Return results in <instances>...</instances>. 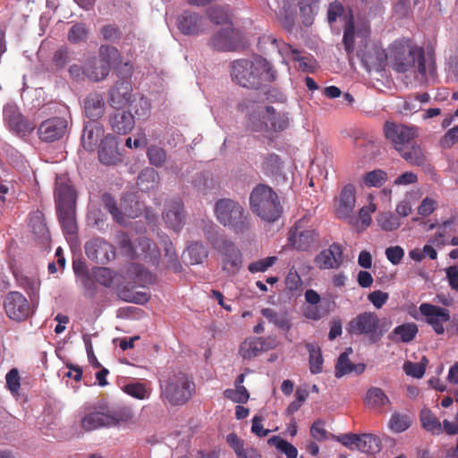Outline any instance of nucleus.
I'll list each match as a JSON object with an SVG mask.
<instances>
[{
  "label": "nucleus",
  "mask_w": 458,
  "mask_h": 458,
  "mask_svg": "<svg viewBox=\"0 0 458 458\" xmlns=\"http://www.w3.org/2000/svg\"><path fill=\"white\" fill-rule=\"evenodd\" d=\"M319 269L338 268L344 262L343 247L339 243H333L328 249L320 251L314 259Z\"/></svg>",
  "instance_id": "obj_21"
},
{
  "label": "nucleus",
  "mask_w": 458,
  "mask_h": 458,
  "mask_svg": "<svg viewBox=\"0 0 458 458\" xmlns=\"http://www.w3.org/2000/svg\"><path fill=\"white\" fill-rule=\"evenodd\" d=\"M387 180V174L385 171L376 169L366 173L363 176V182L368 187H381Z\"/></svg>",
  "instance_id": "obj_49"
},
{
  "label": "nucleus",
  "mask_w": 458,
  "mask_h": 458,
  "mask_svg": "<svg viewBox=\"0 0 458 458\" xmlns=\"http://www.w3.org/2000/svg\"><path fill=\"white\" fill-rule=\"evenodd\" d=\"M77 193L70 179L65 175H57L55 188L56 208H76Z\"/></svg>",
  "instance_id": "obj_15"
},
{
  "label": "nucleus",
  "mask_w": 458,
  "mask_h": 458,
  "mask_svg": "<svg viewBox=\"0 0 458 458\" xmlns=\"http://www.w3.org/2000/svg\"><path fill=\"white\" fill-rule=\"evenodd\" d=\"M384 135L398 152L412 143L418 136V131L414 126L386 121L384 124Z\"/></svg>",
  "instance_id": "obj_11"
},
{
  "label": "nucleus",
  "mask_w": 458,
  "mask_h": 458,
  "mask_svg": "<svg viewBox=\"0 0 458 458\" xmlns=\"http://www.w3.org/2000/svg\"><path fill=\"white\" fill-rule=\"evenodd\" d=\"M165 259H166V267L177 273L182 269V265L175 253L173 243L170 241H165Z\"/></svg>",
  "instance_id": "obj_48"
},
{
  "label": "nucleus",
  "mask_w": 458,
  "mask_h": 458,
  "mask_svg": "<svg viewBox=\"0 0 458 458\" xmlns=\"http://www.w3.org/2000/svg\"><path fill=\"white\" fill-rule=\"evenodd\" d=\"M379 323L380 320L375 312L365 311L348 323L347 331L352 335H365L371 343H376L382 337Z\"/></svg>",
  "instance_id": "obj_10"
},
{
  "label": "nucleus",
  "mask_w": 458,
  "mask_h": 458,
  "mask_svg": "<svg viewBox=\"0 0 458 458\" xmlns=\"http://www.w3.org/2000/svg\"><path fill=\"white\" fill-rule=\"evenodd\" d=\"M231 76L240 86L255 89H259L264 82L276 80L275 72L270 64L259 55L233 62Z\"/></svg>",
  "instance_id": "obj_1"
},
{
  "label": "nucleus",
  "mask_w": 458,
  "mask_h": 458,
  "mask_svg": "<svg viewBox=\"0 0 458 458\" xmlns=\"http://www.w3.org/2000/svg\"><path fill=\"white\" fill-rule=\"evenodd\" d=\"M233 34V24H228L211 38L209 45L218 51L233 50L235 47Z\"/></svg>",
  "instance_id": "obj_30"
},
{
  "label": "nucleus",
  "mask_w": 458,
  "mask_h": 458,
  "mask_svg": "<svg viewBox=\"0 0 458 458\" xmlns=\"http://www.w3.org/2000/svg\"><path fill=\"white\" fill-rule=\"evenodd\" d=\"M68 123L65 118L53 117L45 120L38 126L39 139L46 142H53L63 138L67 131Z\"/></svg>",
  "instance_id": "obj_17"
},
{
  "label": "nucleus",
  "mask_w": 458,
  "mask_h": 458,
  "mask_svg": "<svg viewBox=\"0 0 458 458\" xmlns=\"http://www.w3.org/2000/svg\"><path fill=\"white\" fill-rule=\"evenodd\" d=\"M105 137L104 126L97 121H89L84 125L81 145L85 150L93 152Z\"/></svg>",
  "instance_id": "obj_24"
},
{
  "label": "nucleus",
  "mask_w": 458,
  "mask_h": 458,
  "mask_svg": "<svg viewBox=\"0 0 458 458\" xmlns=\"http://www.w3.org/2000/svg\"><path fill=\"white\" fill-rule=\"evenodd\" d=\"M365 403L373 408H381L390 403L389 398L379 387H370L367 391Z\"/></svg>",
  "instance_id": "obj_44"
},
{
  "label": "nucleus",
  "mask_w": 458,
  "mask_h": 458,
  "mask_svg": "<svg viewBox=\"0 0 458 458\" xmlns=\"http://www.w3.org/2000/svg\"><path fill=\"white\" fill-rule=\"evenodd\" d=\"M109 123L115 133L125 135L132 131L135 121L131 112L117 109V111L110 116Z\"/></svg>",
  "instance_id": "obj_28"
},
{
  "label": "nucleus",
  "mask_w": 458,
  "mask_h": 458,
  "mask_svg": "<svg viewBox=\"0 0 458 458\" xmlns=\"http://www.w3.org/2000/svg\"><path fill=\"white\" fill-rule=\"evenodd\" d=\"M420 421L423 428L432 435L442 434V424L429 409H423L420 411Z\"/></svg>",
  "instance_id": "obj_42"
},
{
  "label": "nucleus",
  "mask_w": 458,
  "mask_h": 458,
  "mask_svg": "<svg viewBox=\"0 0 458 458\" xmlns=\"http://www.w3.org/2000/svg\"><path fill=\"white\" fill-rule=\"evenodd\" d=\"M4 306L7 316L13 320H24L30 313L28 300L19 292L9 293L4 298Z\"/></svg>",
  "instance_id": "obj_16"
},
{
  "label": "nucleus",
  "mask_w": 458,
  "mask_h": 458,
  "mask_svg": "<svg viewBox=\"0 0 458 458\" xmlns=\"http://www.w3.org/2000/svg\"><path fill=\"white\" fill-rule=\"evenodd\" d=\"M98 54L100 60V78H106L111 71V67L121 63V54L116 47L108 45L101 46Z\"/></svg>",
  "instance_id": "obj_27"
},
{
  "label": "nucleus",
  "mask_w": 458,
  "mask_h": 458,
  "mask_svg": "<svg viewBox=\"0 0 458 458\" xmlns=\"http://www.w3.org/2000/svg\"><path fill=\"white\" fill-rule=\"evenodd\" d=\"M418 327L415 323H405L394 328L392 335L398 337L403 343L411 342L418 334Z\"/></svg>",
  "instance_id": "obj_45"
},
{
  "label": "nucleus",
  "mask_w": 458,
  "mask_h": 458,
  "mask_svg": "<svg viewBox=\"0 0 458 458\" xmlns=\"http://www.w3.org/2000/svg\"><path fill=\"white\" fill-rule=\"evenodd\" d=\"M410 427L409 418L405 415L394 413L390 419V428L395 432H403Z\"/></svg>",
  "instance_id": "obj_63"
},
{
  "label": "nucleus",
  "mask_w": 458,
  "mask_h": 458,
  "mask_svg": "<svg viewBox=\"0 0 458 458\" xmlns=\"http://www.w3.org/2000/svg\"><path fill=\"white\" fill-rule=\"evenodd\" d=\"M89 30L84 23H76L69 30L68 40L72 44L86 41Z\"/></svg>",
  "instance_id": "obj_53"
},
{
  "label": "nucleus",
  "mask_w": 458,
  "mask_h": 458,
  "mask_svg": "<svg viewBox=\"0 0 458 458\" xmlns=\"http://www.w3.org/2000/svg\"><path fill=\"white\" fill-rule=\"evenodd\" d=\"M206 239L221 256V268L228 276H236L242 267V253L238 246L219 233L218 227L213 224L203 229Z\"/></svg>",
  "instance_id": "obj_3"
},
{
  "label": "nucleus",
  "mask_w": 458,
  "mask_h": 458,
  "mask_svg": "<svg viewBox=\"0 0 458 458\" xmlns=\"http://www.w3.org/2000/svg\"><path fill=\"white\" fill-rule=\"evenodd\" d=\"M160 398L171 405H183L188 403L194 392L195 384L183 372L174 373L166 381L160 385Z\"/></svg>",
  "instance_id": "obj_8"
},
{
  "label": "nucleus",
  "mask_w": 458,
  "mask_h": 458,
  "mask_svg": "<svg viewBox=\"0 0 458 458\" xmlns=\"http://www.w3.org/2000/svg\"><path fill=\"white\" fill-rule=\"evenodd\" d=\"M403 369L407 376H411L415 378L422 377L426 371L425 365L422 363L411 362L409 360L404 362Z\"/></svg>",
  "instance_id": "obj_62"
},
{
  "label": "nucleus",
  "mask_w": 458,
  "mask_h": 458,
  "mask_svg": "<svg viewBox=\"0 0 458 458\" xmlns=\"http://www.w3.org/2000/svg\"><path fill=\"white\" fill-rule=\"evenodd\" d=\"M357 449L362 453L376 454L381 449L379 437L372 434L359 435Z\"/></svg>",
  "instance_id": "obj_41"
},
{
  "label": "nucleus",
  "mask_w": 458,
  "mask_h": 458,
  "mask_svg": "<svg viewBox=\"0 0 458 458\" xmlns=\"http://www.w3.org/2000/svg\"><path fill=\"white\" fill-rule=\"evenodd\" d=\"M283 163L276 154H268L262 164V169L265 174L270 176H278L282 174Z\"/></svg>",
  "instance_id": "obj_46"
},
{
  "label": "nucleus",
  "mask_w": 458,
  "mask_h": 458,
  "mask_svg": "<svg viewBox=\"0 0 458 458\" xmlns=\"http://www.w3.org/2000/svg\"><path fill=\"white\" fill-rule=\"evenodd\" d=\"M398 153L412 165L420 166L424 165L426 160L422 148L414 140L408 148H403V150L398 151Z\"/></svg>",
  "instance_id": "obj_37"
},
{
  "label": "nucleus",
  "mask_w": 458,
  "mask_h": 458,
  "mask_svg": "<svg viewBox=\"0 0 458 458\" xmlns=\"http://www.w3.org/2000/svg\"><path fill=\"white\" fill-rule=\"evenodd\" d=\"M320 0H282L278 19L282 27L287 31H293L297 19V7L299 17L304 27H310L318 15Z\"/></svg>",
  "instance_id": "obj_6"
},
{
  "label": "nucleus",
  "mask_w": 458,
  "mask_h": 458,
  "mask_svg": "<svg viewBox=\"0 0 458 458\" xmlns=\"http://www.w3.org/2000/svg\"><path fill=\"white\" fill-rule=\"evenodd\" d=\"M292 58L293 61L299 63V68L304 72H313L315 68V61L310 56H304L301 55V52L288 45Z\"/></svg>",
  "instance_id": "obj_50"
},
{
  "label": "nucleus",
  "mask_w": 458,
  "mask_h": 458,
  "mask_svg": "<svg viewBox=\"0 0 458 458\" xmlns=\"http://www.w3.org/2000/svg\"><path fill=\"white\" fill-rule=\"evenodd\" d=\"M87 257L99 264H106L114 258L113 246L102 238H94L85 244Z\"/></svg>",
  "instance_id": "obj_18"
},
{
  "label": "nucleus",
  "mask_w": 458,
  "mask_h": 458,
  "mask_svg": "<svg viewBox=\"0 0 458 458\" xmlns=\"http://www.w3.org/2000/svg\"><path fill=\"white\" fill-rule=\"evenodd\" d=\"M132 418L133 411L129 407L109 409L100 406L89 411L81 419V425L85 431H92L100 428L117 427L130 421Z\"/></svg>",
  "instance_id": "obj_7"
},
{
  "label": "nucleus",
  "mask_w": 458,
  "mask_h": 458,
  "mask_svg": "<svg viewBox=\"0 0 458 458\" xmlns=\"http://www.w3.org/2000/svg\"><path fill=\"white\" fill-rule=\"evenodd\" d=\"M105 102L98 93H90L84 100V108L90 121H97L104 113Z\"/></svg>",
  "instance_id": "obj_31"
},
{
  "label": "nucleus",
  "mask_w": 458,
  "mask_h": 458,
  "mask_svg": "<svg viewBox=\"0 0 458 458\" xmlns=\"http://www.w3.org/2000/svg\"><path fill=\"white\" fill-rule=\"evenodd\" d=\"M354 40H355V21L352 13H350L345 16V23L344 26V37L343 44L344 49L348 54H351L354 50Z\"/></svg>",
  "instance_id": "obj_39"
},
{
  "label": "nucleus",
  "mask_w": 458,
  "mask_h": 458,
  "mask_svg": "<svg viewBox=\"0 0 458 458\" xmlns=\"http://www.w3.org/2000/svg\"><path fill=\"white\" fill-rule=\"evenodd\" d=\"M163 219L166 225L174 231H179L183 225V204L181 199H174L165 202Z\"/></svg>",
  "instance_id": "obj_25"
},
{
  "label": "nucleus",
  "mask_w": 458,
  "mask_h": 458,
  "mask_svg": "<svg viewBox=\"0 0 458 458\" xmlns=\"http://www.w3.org/2000/svg\"><path fill=\"white\" fill-rule=\"evenodd\" d=\"M352 13L351 10L345 12L344 5L338 2L335 1L329 4L327 9V21L332 24L337 21L338 18H343L345 21V16Z\"/></svg>",
  "instance_id": "obj_54"
},
{
  "label": "nucleus",
  "mask_w": 458,
  "mask_h": 458,
  "mask_svg": "<svg viewBox=\"0 0 458 458\" xmlns=\"http://www.w3.org/2000/svg\"><path fill=\"white\" fill-rule=\"evenodd\" d=\"M80 282L84 288V294L89 298H94L98 291V286L93 274L82 273Z\"/></svg>",
  "instance_id": "obj_58"
},
{
  "label": "nucleus",
  "mask_w": 458,
  "mask_h": 458,
  "mask_svg": "<svg viewBox=\"0 0 458 458\" xmlns=\"http://www.w3.org/2000/svg\"><path fill=\"white\" fill-rule=\"evenodd\" d=\"M92 274L95 280L99 284L105 287H110L112 285L114 275L110 268L105 267H98L93 268Z\"/></svg>",
  "instance_id": "obj_52"
},
{
  "label": "nucleus",
  "mask_w": 458,
  "mask_h": 458,
  "mask_svg": "<svg viewBox=\"0 0 458 458\" xmlns=\"http://www.w3.org/2000/svg\"><path fill=\"white\" fill-rule=\"evenodd\" d=\"M269 442L276 445V447L283 452L287 458H297L298 450L297 448L287 442L284 439H282L278 437H273L269 439Z\"/></svg>",
  "instance_id": "obj_56"
},
{
  "label": "nucleus",
  "mask_w": 458,
  "mask_h": 458,
  "mask_svg": "<svg viewBox=\"0 0 458 458\" xmlns=\"http://www.w3.org/2000/svg\"><path fill=\"white\" fill-rule=\"evenodd\" d=\"M216 220L236 234H245L251 230L252 225L249 213L243 206L232 199H218L214 208Z\"/></svg>",
  "instance_id": "obj_4"
},
{
  "label": "nucleus",
  "mask_w": 458,
  "mask_h": 458,
  "mask_svg": "<svg viewBox=\"0 0 458 458\" xmlns=\"http://www.w3.org/2000/svg\"><path fill=\"white\" fill-rule=\"evenodd\" d=\"M306 349L309 352L310 369L312 374L321 373L323 370V357L321 350L317 344H306Z\"/></svg>",
  "instance_id": "obj_40"
},
{
  "label": "nucleus",
  "mask_w": 458,
  "mask_h": 458,
  "mask_svg": "<svg viewBox=\"0 0 458 458\" xmlns=\"http://www.w3.org/2000/svg\"><path fill=\"white\" fill-rule=\"evenodd\" d=\"M288 242L295 250L309 251L318 247V234L314 229H304L303 220H299L288 233Z\"/></svg>",
  "instance_id": "obj_12"
},
{
  "label": "nucleus",
  "mask_w": 458,
  "mask_h": 458,
  "mask_svg": "<svg viewBox=\"0 0 458 458\" xmlns=\"http://www.w3.org/2000/svg\"><path fill=\"white\" fill-rule=\"evenodd\" d=\"M208 15L209 20L216 24L225 25V27L228 26V24H232L227 13L221 7L216 6L210 8L208 12Z\"/></svg>",
  "instance_id": "obj_60"
},
{
  "label": "nucleus",
  "mask_w": 458,
  "mask_h": 458,
  "mask_svg": "<svg viewBox=\"0 0 458 458\" xmlns=\"http://www.w3.org/2000/svg\"><path fill=\"white\" fill-rule=\"evenodd\" d=\"M147 156L149 163L156 167L162 166L166 161L165 150L156 145H151L148 148Z\"/></svg>",
  "instance_id": "obj_51"
},
{
  "label": "nucleus",
  "mask_w": 458,
  "mask_h": 458,
  "mask_svg": "<svg viewBox=\"0 0 458 458\" xmlns=\"http://www.w3.org/2000/svg\"><path fill=\"white\" fill-rule=\"evenodd\" d=\"M353 352L352 347H348L342 352L335 364V376L337 378L344 377V375L355 372L357 375H360L365 370V365L363 363H352L349 356Z\"/></svg>",
  "instance_id": "obj_26"
},
{
  "label": "nucleus",
  "mask_w": 458,
  "mask_h": 458,
  "mask_svg": "<svg viewBox=\"0 0 458 458\" xmlns=\"http://www.w3.org/2000/svg\"><path fill=\"white\" fill-rule=\"evenodd\" d=\"M139 250L137 258L143 257L150 259H157L158 251L156 244L147 237H139L135 242V248Z\"/></svg>",
  "instance_id": "obj_43"
},
{
  "label": "nucleus",
  "mask_w": 458,
  "mask_h": 458,
  "mask_svg": "<svg viewBox=\"0 0 458 458\" xmlns=\"http://www.w3.org/2000/svg\"><path fill=\"white\" fill-rule=\"evenodd\" d=\"M98 160L105 165H115L122 161L118 142L114 135L108 133L98 146Z\"/></svg>",
  "instance_id": "obj_22"
},
{
  "label": "nucleus",
  "mask_w": 458,
  "mask_h": 458,
  "mask_svg": "<svg viewBox=\"0 0 458 458\" xmlns=\"http://www.w3.org/2000/svg\"><path fill=\"white\" fill-rule=\"evenodd\" d=\"M458 142V125L449 129L440 140L443 148H450Z\"/></svg>",
  "instance_id": "obj_64"
},
{
  "label": "nucleus",
  "mask_w": 458,
  "mask_h": 458,
  "mask_svg": "<svg viewBox=\"0 0 458 458\" xmlns=\"http://www.w3.org/2000/svg\"><path fill=\"white\" fill-rule=\"evenodd\" d=\"M386 60L387 53L377 47L368 50L361 55V61L369 71L372 69L379 70L384 66Z\"/></svg>",
  "instance_id": "obj_34"
},
{
  "label": "nucleus",
  "mask_w": 458,
  "mask_h": 458,
  "mask_svg": "<svg viewBox=\"0 0 458 458\" xmlns=\"http://www.w3.org/2000/svg\"><path fill=\"white\" fill-rule=\"evenodd\" d=\"M235 387V389H226L224 392L225 397L238 403H247L250 398L248 390L243 386H238Z\"/></svg>",
  "instance_id": "obj_55"
},
{
  "label": "nucleus",
  "mask_w": 458,
  "mask_h": 458,
  "mask_svg": "<svg viewBox=\"0 0 458 458\" xmlns=\"http://www.w3.org/2000/svg\"><path fill=\"white\" fill-rule=\"evenodd\" d=\"M59 223L64 233L73 235L77 233L76 208H56Z\"/></svg>",
  "instance_id": "obj_35"
},
{
  "label": "nucleus",
  "mask_w": 458,
  "mask_h": 458,
  "mask_svg": "<svg viewBox=\"0 0 458 458\" xmlns=\"http://www.w3.org/2000/svg\"><path fill=\"white\" fill-rule=\"evenodd\" d=\"M261 314L269 323L284 332H289L292 328V323L286 312H277L271 308H265L261 310Z\"/></svg>",
  "instance_id": "obj_36"
},
{
  "label": "nucleus",
  "mask_w": 458,
  "mask_h": 458,
  "mask_svg": "<svg viewBox=\"0 0 458 458\" xmlns=\"http://www.w3.org/2000/svg\"><path fill=\"white\" fill-rule=\"evenodd\" d=\"M257 113L253 111L250 120L255 131H280L288 126V118L284 114H276L271 106H257Z\"/></svg>",
  "instance_id": "obj_9"
},
{
  "label": "nucleus",
  "mask_w": 458,
  "mask_h": 458,
  "mask_svg": "<svg viewBox=\"0 0 458 458\" xmlns=\"http://www.w3.org/2000/svg\"><path fill=\"white\" fill-rule=\"evenodd\" d=\"M102 202L105 208L112 215L114 220H115L118 224H124L125 216L136 217L138 216L137 213L129 211L126 208L124 212L121 211L117 207L115 199L109 193H104L102 195Z\"/></svg>",
  "instance_id": "obj_32"
},
{
  "label": "nucleus",
  "mask_w": 458,
  "mask_h": 458,
  "mask_svg": "<svg viewBox=\"0 0 458 458\" xmlns=\"http://www.w3.org/2000/svg\"><path fill=\"white\" fill-rule=\"evenodd\" d=\"M132 109L139 119L147 118L150 114L151 105L148 99L145 97H140L139 99L131 101Z\"/></svg>",
  "instance_id": "obj_57"
},
{
  "label": "nucleus",
  "mask_w": 458,
  "mask_h": 458,
  "mask_svg": "<svg viewBox=\"0 0 458 458\" xmlns=\"http://www.w3.org/2000/svg\"><path fill=\"white\" fill-rule=\"evenodd\" d=\"M206 20L199 13L184 11L178 15L176 24L183 35L197 36L204 32Z\"/></svg>",
  "instance_id": "obj_20"
},
{
  "label": "nucleus",
  "mask_w": 458,
  "mask_h": 458,
  "mask_svg": "<svg viewBox=\"0 0 458 458\" xmlns=\"http://www.w3.org/2000/svg\"><path fill=\"white\" fill-rule=\"evenodd\" d=\"M378 225L386 232H391L400 226L399 219L391 213H383L377 218Z\"/></svg>",
  "instance_id": "obj_59"
},
{
  "label": "nucleus",
  "mask_w": 458,
  "mask_h": 458,
  "mask_svg": "<svg viewBox=\"0 0 458 458\" xmlns=\"http://www.w3.org/2000/svg\"><path fill=\"white\" fill-rule=\"evenodd\" d=\"M419 310L424 317L425 322L432 327L437 335H444V323L448 322L451 318L448 309L423 302L420 305Z\"/></svg>",
  "instance_id": "obj_13"
},
{
  "label": "nucleus",
  "mask_w": 458,
  "mask_h": 458,
  "mask_svg": "<svg viewBox=\"0 0 458 458\" xmlns=\"http://www.w3.org/2000/svg\"><path fill=\"white\" fill-rule=\"evenodd\" d=\"M132 87L128 80L118 81L109 90V105L115 109H122L131 103Z\"/></svg>",
  "instance_id": "obj_23"
},
{
  "label": "nucleus",
  "mask_w": 458,
  "mask_h": 458,
  "mask_svg": "<svg viewBox=\"0 0 458 458\" xmlns=\"http://www.w3.org/2000/svg\"><path fill=\"white\" fill-rule=\"evenodd\" d=\"M387 60L394 71L406 72L411 69L420 75L426 74L425 53L422 47L410 38L395 39L387 49Z\"/></svg>",
  "instance_id": "obj_2"
},
{
  "label": "nucleus",
  "mask_w": 458,
  "mask_h": 458,
  "mask_svg": "<svg viewBox=\"0 0 458 458\" xmlns=\"http://www.w3.org/2000/svg\"><path fill=\"white\" fill-rule=\"evenodd\" d=\"M123 391L131 397L139 400L148 399L151 394L150 386L140 382L129 383L125 385Z\"/></svg>",
  "instance_id": "obj_47"
},
{
  "label": "nucleus",
  "mask_w": 458,
  "mask_h": 458,
  "mask_svg": "<svg viewBox=\"0 0 458 458\" xmlns=\"http://www.w3.org/2000/svg\"><path fill=\"white\" fill-rule=\"evenodd\" d=\"M30 226L32 233L42 242L49 240V231L46 224L45 216L41 211L37 210L30 215Z\"/></svg>",
  "instance_id": "obj_33"
},
{
  "label": "nucleus",
  "mask_w": 458,
  "mask_h": 458,
  "mask_svg": "<svg viewBox=\"0 0 458 458\" xmlns=\"http://www.w3.org/2000/svg\"><path fill=\"white\" fill-rule=\"evenodd\" d=\"M271 348H273V346L268 344L267 340L258 337H250L241 344L239 353L243 359L250 360Z\"/></svg>",
  "instance_id": "obj_29"
},
{
  "label": "nucleus",
  "mask_w": 458,
  "mask_h": 458,
  "mask_svg": "<svg viewBox=\"0 0 458 458\" xmlns=\"http://www.w3.org/2000/svg\"><path fill=\"white\" fill-rule=\"evenodd\" d=\"M356 203V189L352 184H346L335 199V214L339 219L352 220V214Z\"/></svg>",
  "instance_id": "obj_19"
},
{
  "label": "nucleus",
  "mask_w": 458,
  "mask_h": 458,
  "mask_svg": "<svg viewBox=\"0 0 458 458\" xmlns=\"http://www.w3.org/2000/svg\"><path fill=\"white\" fill-rule=\"evenodd\" d=\"M159 182V175L153 168L142 170L137 180V184L143 191H148L157 187Z\"/></svg>",
  "instance_id": "obj_38"
},
{
  "label": "nucleus",
  "mask_w": 458,
  "mask_h": 458,
  "mask_svg": "<svg viewBox=\"0 0 458 458\" xmlns=\"http://www.w3.org/2000/svg\"><path fill=\"white\" fill-rule=\"evenodd\" d=\"M276 260L277 258L276 256L267 257L250 263L248 269L250 273L265 272L272 267Z\"/></svg>",
  "instance_id": "obj_61"
},
{
  "label": "nucleus",
  "mask_w": 458,
  "mask_h": 458,
  "mask_svg": "<svg viewBox=\"0 0 458 458\" xmlns=\"http://www.w3.org/2000/svg\"><path fill=\"white\" fill-rule=\"evenodd\" d=\"M4 120L10 131L20 136H25L35 129V124L26 120L19 108L13 104L4 106Z\"/></svg>",
  "instance_id": "obj_14"
},
{
  "label": "nucleus",
  "mask_w": 458,
  "mask_h": 458,
  "mask_svg": "<svg viewBox=\"0 0 458 458\" xmlns=\"http://www.w3.org/2000/svg\"><path fill=\"white\" fill-rule=\"evenodd\" d=\"M250 208L254 215L267 223L277 221L284 210L278 194L263 183L258 184L251 191Z\"/></svg>",
  "instance_id": "obj_5"
}]
</instances>
